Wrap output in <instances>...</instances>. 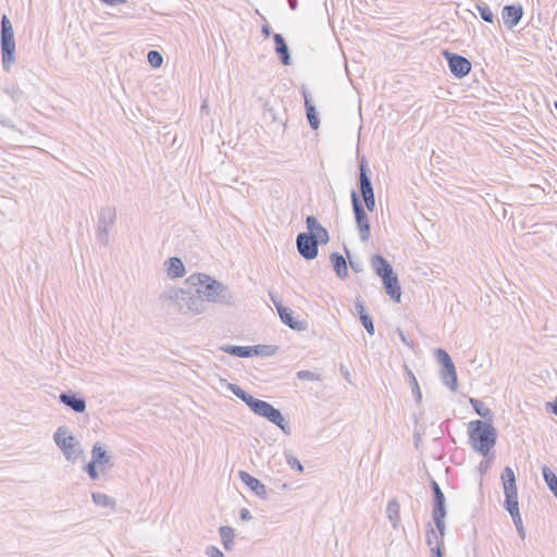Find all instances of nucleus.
Listing matches in <instances>:
<instances>
[{"label": "nucleus", "mask_w": 557, "mask_h": 557, "mask_svg": "<svg viewBox=\"0 0 557 557\" xmlns=\"http://www.w3.org/2000/svg\"><path fill=\"white\" fill-rule=\"evenodd\" d=\"M227 388L236 397L242 399L255 414L267 419L269 422L280 428L285 434H289V424L278 409L274 408L268 401L255 398L253 396L245 392L239 385L230 383L227 385Z\"/></svg>", "instance_id": "nucleus-1"}, {"label": "nucleus", "mask_w": 557, "mask_h": 557, "mask_svg": "<svg viewBox=\"0 0 557 557\" xmlns=\"http://www.w3.org/2000/svg\"><path fill=\"white\" fill-rule=\"evenodd\" d=\"M162 299L169 307H173L183 314H200L207 310L200 288L190 293L181 288H169L162 294Z\"/></svg>", "instance_id": "nucleus-2"}, {"label": "nucleus", "mask_w": 557, "mask_h": 557, "mask_svg": "<svg viewBox=\"0 0 557 557\" xmlns=\"http://www.w3.org/2000/svg\"><path fill=\"white\" fill-rule=\"evenodd\" d=\"M197 281L202 287L200 294L203 300L228 307L238 304L237 296L223 283L202 273L197 275Z\"/></svg>", "instance_id": "nucleus-3"}, {"label": "nucleus", "mask_w": 557, "mask_h": 557, "mask_svg": "<svg viewBox=\"0 0 557 557\" xmlns=\"http://www.w3.org/2000/svg\"><path fill=\"white\" fill-rule=\"evenodd\" d=\"M468 435L473 449L483 456L488 455L497 440L496 429L482 420H473L469 423Z\"/></svg>", "instance_id": "nucleus-4"}, {"label": "nucleus", "mask_w": 557, "mask_h": 557, "mask_svg": "<svg viewBox=\"0 0 557 557\" xmlns=\"http://www.w3.org/2000/svg\"><path fill=\"white\" fill-rule=\"evenodd\" d=\"M53 440L67 461L75 462L83 455L79 442L66 426H59L53 434Z\"/></svg>", "instance_id": "nucleus-5"}, {"label": "nucleus", "mask_w": 557, "mask_h": 557, "mask_svg": "<svg viewBox=\"0 0 557 557\" xmlns=\"http://www.w3.org/2000/svg\"><path fill=\"white\" fill-rule=\"evenodd\" d=\"M1 54L2 65L5 71L15 62V40L11 21L7 15L1 18Z\"/></svg>", "instance_id": "nucleus-6"}, {"label": "nucleus", "mask_w": 557, "mask_h": 557, "mask_svg": "<svg viewBox=\"0 0 557 557\" xmlns=\"http://www.w3.org/2000/svg\"><path fill=\"white\" fill-rule=\"evenodd\" d=\"M434 355L436 357V361L442 366L441 377L443 383L451 392H456L458 387L457 371L450 356L442 348H437Z\"/></svg>", "instance_id": "nucleus-7"}, {"label": "nucleus", "mask_w": 557, "mask_h": 557, "mask_svg": "<svg viewBox=\"0 0 557 557\" xmlns=\"http://www.w3.org/2000/svg\"><path fill=\"white\" fill-rule=\"evenodd\" d=\"M116 212L113 207H103L98 213L97 242L107 246L109 244V234L115 223Z\"/></svg>", "instance_id": "nucleus-8"}, {"label": "nucleus", "mask_w": 557, "mask_h": 557, "mask_svg": "<svg viewBox=\"0 0 557 557\" xmlns=\"http://www.w3.org/2000/svg\"><path fill=\"white\" fill-rule=\"evenodd\" d=\"M431 490L433 492L432 517L436 529L443 533V530L445 529L446 498L440 485L434 480L431 481Z\"/></svg>", "instance_id": "nucleus-9"}, {"label": "nucleus", "mask_w": 557, "mask_h": 557, "mask_svg": "<svg viewBox=\"0 0 557 557\" xmlns=\"http://www.w3.org/2000/svg\"><path fill=\"white\" fill-rule=\"evenodd\" d=\"M351 205L355 214L356 225L359 232V237L361 242H368L371 236L369 218L363 205L361 203L355 190L351 191Z\"/></svg>", "instance_id": "nucleus-10"}, {"label": "nucleus", "mask_w": 557, "mask_h": 557, "mask_svg": "<svg viewBox=\"0 0 557 557\" xmlns=\"http://www.w3.org/2000/svg\"><path fill=\"white\" fill-rule=\"evenodd\" d=\"M319 239L307 233H299L296 238L297 250L306 260H312L319 252Z\"/></svg>", "instance_id": "nucleus-11"}, {"label": "nucleus", "mask_w": 557, "mask_h": 557, "mask_svg": "<svg viewBox=\"0 0 557 557\" xmlns=\"http://www.w3.org/2000/svg\"><path fill=\"white\" fill-rule=\"evenodd\" d=\"M444 57L447 60L449 71L454 76L462 78L471 71V62L467 58L447 50L444 51Z\"/></svg>", "instance_id": "nucleus-12"}, {"label": "nucleus", "mask_w": 557, "mask_h": 557, "mask_svg": "<svg viewBox=\"0 0 557 557\" xmlns=\"http://www.w3.org/2000/svg\"><path fill=\"white\" fill-rule=\"evenodd\" d=\"M91 460L100 467L101 471L110 470L113 467L111 453L100 442L92 446Z\"/></svg>", "instance_id": "nucleus-13"}, {"label": "nucleus", "mask_w": 557, "mask_h": 557, "mask_svg": "<svg viewBox=\"0 0 557 557\" xmlns=\"http://www.w3.org/2000/svg\"><path fill=\"white\" fill-rule=\"evenodd\" d=\"M523 16V8L521 4H508L502 10V20L508 29L516 27Z\"/></svg>", "instance_id": "nucleus-14"}, {"label": "nucleus", "mask_w": 557, "mask_h": 557, "mask_svg": "<svg viewBox=\"0 0 557 557\" xmlns=\"http://www.w3.org/2000/svg\"><path fill=\"white\" fill-rule=\"evenodd\" d=\"M445 535V529L443 533L437 529L430 528L426 532V544L431 548V557H443V537Z\"/></svg>", "instance_id": "nucleus-15"}, {"label": "nucleus", "mask_w": 557, "mask_h": 557, "mask_svg": "<svg viewBox=\"0 0 557 557\" xmlns=\"http://www.w3.org/2000/svg\"><path fill=\"white\" fill-rule=\"evenodd\" d=\"M238 475L242 482L245 483L257 496L261 497L262 499L268 498L267 487L258 479L250 475L246 471H239Z\"/></svg>", "instance_id": "nucleus-16"}, {"label": "nucleus", "mask_w": 557, "mask_h": 557, "mask_svg": "<svg viewBox=\"0 0 557 557\" xmlns=\"http://www.w3.org/2000/svg\"><path fill=\"white\" fill-rule=\"evenodd\" d=\"M382 281L385 292L391 297V299L395 302H400L401 288L397 275L395 273L389 274L383 277Z\"/></svg>", "instance_id": "nucleus-17"}, {"label": "nucleus", "mask_w": 557, "mask_h": 557, "mask_svg": "<svg viewBox=\"0 0 557 557\" xmlns=\"http://www.w3.org/2000/svg\"><path fill=\"white\" fill-rule=\"evenodd\" d=\"M306 225L309 231L307 234L317 236L319 243L326 244L329 242L330 237L327 231L319 223V221L313 215L307 216Z\"/></svg>", "instance_id": "nucleus-18"}, {"label": "nucleus", "mask_w": 557, "mask_h": 557, "mask_svg": "<svg viewBox=\"0 0 557 557\" xmlns=\"http://www.w3.org/2000/svg\"><path fill=\"white\" fill-rule=\"evenodd\" d=\"M59 399L66 407H70L77 413H82L86 410V401L83 397H78L71 393H61Z\"/></svg>", "instance_id": "nucleus-19"}, {"label": "nucleus", "mask_w": 557, "mask_h": 557, "mask_svg": "<svg viewBox=\"0 0 557 557\" xmlns=\"http://www.w3.org/2000/svg\"><path fill=\"white\" fill-rule=\"evenodd\" d=\"M371 265L376 275L381 278L394 273L389 262L380 255H374L371 258Z\"/></svg>", "instance_id": "nucleus-20"}, {"label": "nucleus", "mask_w": 557, "mask_h": 557, "mask_svg": "<svg viewBox=\"0 0 557 557\" xmlns=\"http://www.w3.org/2000/svg\"><path fill=\"white\" fill-rule=\"evenodd\" d=\"M278 315L284 324L293 330L301 331L305 329L304 322L297 321L293 317V311L283 305L277 306Z\"/></svg>", "instance_id": "nucleus-21"}, {"label": "nucleus", "mask_w": 557, "mask_h": 557, "mask_svg": "<svg viewBox=\"0 0 557 557\" xmlns=\"http://www.w3.org/2000/svg\"><path fill=\"white\" fill-rule=\"evenodd\" d=\"M275 51L280 57L281 62L284 65H288L290 63V54L288 46L281 34H274L273 36Z\"/></svg>", "instance_id": "nucleus-22"}, {"label": "nucleus", "mask_w": 557, "mask_h": 557, "mask_svg": "<svg viewBox=\"0 0 557 557\" xmlns=\"http://www.w3.org/2000/svg\"><path fill=\"white\" fill-rule=\"evenodd\" d=\"M355 307L363 327L368 334L373 335L375 332L374 324L371 317L366 311L363 302L361 300H357Z\"/></svg>", "instance_id": "nucleus-23"}, {"label": "nucleus", "mask_w": 557, "mask_h": 557, "mask_svg": "<svg viewBox=\"0 0 557 557\" xmlns=\"http://www.w3.org/2000/svg\"><path fill=\"white\" fill-rule=\"evenodd\" d=\"M386 515L392 523L393 529L397 530L400 525V505L396 498L388 502L386 507Z\"/></svg>", "instance_id": "nucleus-24"}, {"label": "nucleus", "mask_w": 557, "mask_h": 557, "mask_svg": "<svg viewBox=\"0 0 557 557\" xmlns=\"http://www.w3.org/2000/svg\"><path fill=\"white\" fill-rule=\"evenodd\" d=\"M331 263L336 275L341 278H345L348 276V269L346 259L338 252H333L330 256Z\"/></svg>", "instance_id": "nucleus-25"}, {"label": "nucleus", "mask_w": 557, "mask_h": 557, "mask_svg": "<svg viewBox=\"0 0 557 557\" xmlns=\"http://www.w3.org/2000/svg\"><path fill=\"white\" fill-rule=\"evenodd\" d=\"M166 272L171 278L182 277L185 274V265L177 257L170 258L166 262Z\"/></svg>", "instance_id": "nucleus-26"}, {"label": "nucleus", "mask_w": 557, "mask_h": 557, "mask_svg": "<svg viewBox=\"0 0 557 557\" xmlns=\"http://www.w3.org/2000/svg\"><path fill=\"white\" fill-rule=\"evenodd\" d=\"M359 187L361 195L368 194L373 190V186L368 174V168L366 161L362 159L359 164Z\"/></svg>", "instance_id": "nucleus-27"}, {"label": "nucleus", "mask_w": 557, "mask_h": 557, "mask_svg": "<svg viewBox=\"0 0 557 557\" xmlns=\"http://www.w3.org/2000/svg\"><path fill=\"white\" fill-rule=\"evenodd\" d=\"M219 534L222 541V544L224 548L227 552L233 550L234 548V536H235V530L232 527L223 525L219 529Z\"/></svg>", "instance_id": "nucleus-28"}, {"label": "nucleus", "mask_w": 557, "mask_h": 557, "mask_svg": "<svg viewBox=\"0 0 557 557\" xmlns=\"http://www.w3.org/2000/svg\"><path fill=\"white\" fill-rule=\"evenodd\" d=\"M221 349L226 354H230L232 356H236L239 358L252 357L251 346L226 345V346L221 347Z\"/></svg>", "instance_id": "nucleus-29"}, {"label": "nucleus", "mask_w": 557, "mask_h": 557, "mask_svg": "<svg viewBox=\"0 0 557 557\" xmlns=\"http://www.w3.org/2000/svg\"><path fill=\"white\" fill-rule=\"evenodd\" d=\"M502 481L504 485V492L517 491L516 475L510 467H506L502 473Z\"/></svg>", "instance_id": "nucleus-30"}, {"label": "nucleus", "mask_w": 557, "mask_h": 557, "mask_svg": "<svg viewBox=\"0 0 557 557\" xmlns=\"http://www.w3.org/2000/svg\"><path fill=\"white\" fill-rule=\"evenodd\" d=\"M505 502L504 507L509 513H517L519 511L518 493L517 491L504 492Z\"/></svg>", "instance_id": "nucleus-31"}, {"label": "nucleus", "mask_w": 557, "mask_h": 557, "mask_svg": "<svg viewBox=\"0 0 557 557\" xmlns=\"http://www.w3.org/2000/svg\"><path fill=\"white\" fill-rule=\"evenodd\" d=\"M91 498L92 502L99 507L111 509L115 507V500L107 494L95 492L91 494Z\"/></svg>", "instance_id": "nucleus-32"}, {"label": "nucleus", "mask_w": 557, "mask_h": 557, "mask_svg": "<svg viewBox=\"0 0 557 557\" xmlns=\"http://www.w3.org/2000/svg\"><path fill=\"white\" fill-rule=\"evenodd\" d=\"M305 109H306L307 119H308V122H309L311 128L318 129L320 126V120H319L318 112H317V109H315L313 102L307 100V108H305Z\"/></svg>", "instance_id": "nucleus-33"}, {"label": "nucleus", "mask_w": 557, "mask_h": 557, "mask_svg": "<svg viewBox=\"0 0 557 557\" xmlns=\"http://www.w3.org/2000/svg\"><path fill=\"white\" fill-rule=\"evenodd\" d=\"M542 473L549 491L553 494L557 492V475L547 466L542 467Z\"/></svg>", "instance_id": "nucleus-34"}, {"label": "nucleus", "mask_w": 557, "mask_h": 557, "mask_svg": "<svg viewBox=\"0 0 557 557\" xmlns=\"http://www.w3.org/2000/svg\"><path fill=\"white\" fill-rule=\"evenodd\" d=\"M475 9L478 10L481 18L486 23H494V13L492 12L491 8L483 1H479L475 4Z\"/></svg>", "instance_id": "nucleus-35"}, {"label": "nucleus", "mask_w": 557, "mask_h": 557, "mask_svg": "<svg viewBox=\"0 0 557 557\" xmlns=\"http://www.w3.org/2000/svg\"><path fill=\"white\" fill-rule=\"evenodd\" d=\"M406 373H407V376H408V383H409V385L411 386V389H412V394L416 397V401L419 404L422 400V394H421V391H420V387H419V383H418L413 372L410 369H408L407 367H406Z\"/></svg>", "instance_id": "nucleus-36"}, {"label": "nucleus", "mask_w": 557, "mask_h": 557, "mask_svg": "<svg viewBox=\"0 0 557 557\" xmlns=\"http://www.w3.org/2000/svg\"><path fill=\"white\" fill-rule=\"evenodd\" d=\"M470 404L474 411L484 419L492 418V411L487 408L481 400L475 398H470Z\"/></svg>", "instance_id": "nucleus-37"}, {"label": "nucleus", "mask_w": 557, "mask_h": 557, "mask_svg": "<svg viewBox=\"0 0 557 557\" xmlns=\"http://www.w3.org/2000/svg\"><path fill=\"white\" fill-rule=\"evenodd\" d=\"M251 348H252V356H262V357L272 356L277 350V347L271 346V345H255V346H251Z\"/></svg>", "instance_id": "nucleus-38"}, {"label": "nucleus", "mask_w": 557, "mask_h": 557, "mask_svg": "<svg viewBox=\"0 0 557 557\" xmlns=\"http://www.w3.org/2000/svg\"><path fill=\"white\" fill-rule=\"evenodd\" d=\"M148 63L153 67L158 69L163 63V57L162 54L157 50H150L147 54Z\"/></svg>", "instance_id": "nucleus-39"}, {"label": "nucleus", "mask_w": 557, "mask_h": 557, "mask_svg": "<svg viewBox=\"0 0 557 557\" xmlns=\"http://www.w3.org/2000/svg\"><path fill=\"white\" fill-rule=\"evenodd\" d=\"M297 377L304 381H321V375L310 370L298 371Z\"/></svg>", "instance_id": "nucleus-40"}, {"label": "nucleus", "mask_w": 557, "mask_h": 557, "mask_svg": "<svg viewBox=\"0 0 557 557\" xmlns=\"http://www.w3.org/2000/svg\"><path fill=\"white\" fill-rule=\"evenodd\" d=\"M362 198L364 200V206L369 211H373L375 209V195L374 190H371L368 194H363Z\"/></svg>", "instance_id": "nucleus-41"}, {"label": "nucleus", "mask_w": 557, "mask_h": 557, "mask_svg": "<svg viewBox=\"0 0 557 557\" xmlns=\"http://www.w3.org/2000/svg\"><path fill=\"white\" fill-rule=\"evenodd\" d=\"M286 462L287 465L292 468V469H295L297 470L298 472H302L304 471V467L301 465V462L298 460V458H296L295 456L293 455H287L286 456Z\"/></svg>", "instance_id": "nucleus-42"}, {"label": "nucleus", "mask_w": 557, "mask_h": 557, "mask_svg": "<svg viewBox=\"0 0 557 557\" xmlns=\"http://www.w3.org/2000/svg\"><path fill=\"white\" fill-rule=\"evenodd\" d=\"M97 467H99L98 465H96L92 460H90L86 467H85V471L87 472V474L90 476V479L92 480H97L99 478V472L97 470Z\"/></svg>", "instance_id": "nucleus-43"}, {"label": "nucleus", "mask_w": 557, "mask_h": 557, "mask_svg": "<svg viewBox=\"0 0 557 557\" xmlns=\"http://www.w3.org/2000/svg\"><path fill=\"white\" fill-rule=\"evenodd\" d=\"M206 554L209 557H224V554L216 546H208L206 549Z\"/></svg>", "instance_id": "nucleus-44"}, {"label": "nucleus", "mask_w": 557, "mask_h": 557, "mask_svg": "<svg viewBox=\"0 0 557 557\" xmlns=\"http://www.w3.org/2000/svg\"><path fill=\"white\" fill-rule=\"evenodd\" d=\"M529 189L534 194L535 199H541L545 196V189L541 188L539 185H531Z\"/></svg>", "instance_id": "nucleus-45"}, {"label": "nucleus", "mask_w": 557, "mask_h": 557, "mask_svg": "<svg viewBox=\"0 0 557 557\" xmlns=\"http://www.w3.org/2000/svg\"><path fill=\"white\" fill-rule=\"evenodd\" d=\"M239 517L242 520L244 521H248V520H251L252 519V516L250 513V511L247 509V508H243L239 512Z\"/></svg>", "instance_id": "nucleus-46"}, {"label": "nucleus", "mask_w": 557, "mask_h": 557, "mask_svg": "<svg viewBox=\"0 0 557 557\" xmlns=\"http://www.w3.org/2000/svg\"><path fill=\"white\" fill-rule=\"evenodd\" d=\"M510 516H511V518L513 520V523H515L516 528L523 525L522 518H521L519 511L517 513H510Z\"/></svg>", "instance_id": "nucleus-47"}, {"label": "nucleus", "mask_w": 557, "mask_h": 557, "mask_svg": "<svg viewBox=\"0 0 557 557\" xmlns=\"http://www.w3.org/2000/svg\"><path fill=\"white\" fill-rule=\"evenodd\" d=\"M102 3L108 5H117L126 3L127 0H100Z\"/></svg>", "instance_id": "nucleus-48"}, {"label": "nucleus", "mask_w": 557, "mask_h": 557, "mask_svg": "<svg viewBox=\"0 0 557 557\" xmlns=\"http://www.w3.org/2000/svg\"><path fill=\"white\" fill-rule=\"evenodd\" d=\"M302 96H304V100H305V108H307V100L308 101H312L311 99V95L310 92L307 90V89H302Z\"/></svg>", "instance_id": "nucleus-49"}, {"label": "nucleus", "mask_w": 557, "mask_h": 557, "mask_svg": "<svg viewBox=\"0 0 557 557\" xmlns=\"http://www.w3.org/2000/svg\"><path fill=\"white\" fill-rule=\"evenodd\" d=\"M270 298H271V300H272V302H273V305L275 306V308H276V309H277V306L283 305V304L281 302V300H278V299L276 298V296H274L272 293H270Z\"/></svg>", "instance_id": "nucleus-50"}, {"label": "nucleus", "mask_w": 557, "mask_h": 557, "mask_svg": "<svg viewBox=\"0 0 557 557\" xmlns=\"http://www.w3.org/2000/svg\"><path fill=\"white\" fill-rule=\"evenodd\" d=\"M518 531L519 536L523 540L525 537V531L523 525L516 528Z\"/></svg>", "instance_id": "nucleus-51"}, {"label": "nucleus", "mask_w": 557, "mask_h": 557, "mask_svg": "<svg viewBox=\"0 0 557 557\" xmlns=\"http://www.w3.org/2000/svg\"><path fill=\"white\" fill-rule=\"evenodd\" d=\"M398 334H399V337L401 339V342L406 345H409L408 341H407V337L405 336L404 332L398 330Z\"/></svg>", "instance_id": "nucleus-52"}, {"label": "nucleus", "mask_w": 557, "mask_h": 557, "mask_svg": "<svg viewBox=\"0 0 557 557\" xmlns=\"http://www.w3.org/2000/svg\"><path fill=\"white\" fill-rule=\"evenodd\" d=\"M262 34L268 37L270 35V27L269 25H263L261 29Z\"/></svg>", "instance_id": "nucleus-53"}, {"label": "nucleus", "mask_w": 557, "mask_h": 557, "mask_svg": "<svg viewBox=\"0 0 557 557\" xmlns=\"http://www.w3.org/2000/svg\"><path fill=\"white\" fill-rule=\"evenodd\" d=\"M288 1V4H289V8L292 10H296L297 8V0H287Z\"/></svg>", "instance_id": "nucleus-54"}, {"label": "nucleus", "mask_w": 557, "mask_h": 557, "mask_svg": "<svg viewBox=\"0 0 557 557\" xmlns=\"http://www.w3.org/2000/svg\"><path fill=\"white\" fill-rule=\"evenodd\" d=\"M549 405L552 406V411L557 416V397L556 400Z\"/></svg>", "instance_id": "nucleus-55"}, {"label": "nucleus", "mask_w": 557, "mask_h": 557, "mask_svg": "<svg viewBox=\"0 0 557 557\" xmlns=\"http://www.w3.org/2000/svg\"><path fill=\"white\" fill-rule=\"evenodd\" d=\"M350 267H351L356 272H358V271H359V267H358V264H355L351 260H350Z\"/></svg>", "instance_id": "nucleus-56"}, {"label": "nucleus", "mask_w": 557, "mask_h": 557, "mask_svg": "<svg viewBox=\"0 0 557 557\" xmlns=\"http://www.w3.org/2000/svg\"><path fill=\"white\" fill-rule=\"evenodd\" d=\"M344 376H345V379H346L347 381H349V376H350V374H349V372H348V371H345V372H344Z\"/></svg>", "instance_id": "nucleus-57"}, {"label": "nucleus", "mask_w": 557, "mask_h": 557, "mask_svg": "<svg viewBox=\"0 0 557 557\" xmlns=\"http://www.w3.org/2000/svg\"><path fill=\"white\" fill-rule=\"evenodd\" d=\"M207 108H208V106H207L206 103H203V104L201 106V110H207Z\"/></svg>", "instance_id": "nucleus-58"}, {"label": "nucleus", "mask_w": 557, "mask_h": 557, "mask_svg": "<svg viewBox=\"0 0 557 557\" xmlns=\"http://www.w3.org/2000/svg\"><path fill=\"white\" fill-rule=\"evenodd\" d=\"M555 109H556V111H557V102H555Z\"/></svg>", "instance_id": "nucleus-59"}, {"label": "nucleus", "mask_w": 557, "mask_h": 557, "mask_svg": "<svg viewBox=\"0 0 557 557\" xmlns=\"http://www.w3.org/2000/svg\"><path fill=\"white\" fill-rule=\"evenodd\" d=\"M554 496L557 498V492L554 493Z\"/></svg>", "instance_id": "nucleus-60"}]
</instances>
